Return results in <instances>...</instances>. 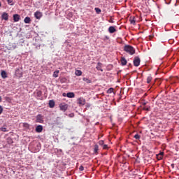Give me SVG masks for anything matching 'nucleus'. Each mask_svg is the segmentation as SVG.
I'll use <instances>...</instances> for the list:
<instances>
[{
    "label": "nucleus",
    "mask_w": 179,
    "mask_h": 179,
    "mask_svg": "<svg viewBox=\"0 0 179 179\" xmlns=\"http://www.w3.org/2000/svg\"><path fill=\"white\" fill-rule=\"evenodd\" d=\"M124 51L130 55H134V54H135V48L129 45H124Z\"/></svg>",
    "instance_id": "nucleus-1"
},
{
    "label": "nucleus",
    "mask_w": 179,
    "mask_h": 179,
    "mask_svg": "<svg viewBox=\"0 0 179 179\" xmlns=\"http://www.w3.org/2000/svg\"><path fill=\"white\" fill-rule=\"evenodd\" d=\"M61 127H62V120H61V119L58 117L57 120H55V122L53 123L52 128L54 131H55L57 128H61Z\"/></svg>",
    "instance_id": "nucleus-2"
},
{
    "label": "nucleus",
    "mask_w": 179,
    "mask_h": 179,
    "mask_svg": "<svg viewBox=\"0 0 179 179\" xmlns=\"http://www.w3.org/2000/svg\"><path fill=\"white\" fill-rule=\"evenodd\" d=\"M133 64L134 66H139V65H141V58H139L138 56L134 57Z\"/></svg>",
    "instance_id": "nucleus-3"
},
{
    "label": "nucleus",
    "mask_w": 179,
    "mask_h": 179,
    "mask_svg": "<svg viewBox=\"0 0 179 179\" xmlns=\"http://www.w3.org/2000/svg\"><path fill=\"white\" fill-rule=\"evenodd\" d=\"M59 108L62 111H66L68 110V104L66 103H61L59 105Z\"/></svg>",
    "instance_id": "nucleus-4"
},
{
    "label": "nucleus",
    "mask_w": 179,
    "mask_h": 179,
    "mask_svg": "<svg viewBox=\"0 0 179 179\" xmlns=\"http://www.w3.org/2000/svg\"><path fill=\"white\" fill-rule=\"evenodd\" d=\"M78 103L80 106H85L86 104V100L81 97L78 99Z\"/></svg>",
    "instance_id": "nucleus-5"
},
{
    "label": "nucleus",
    "mask_w": 179,
    "mask_h": 179,
    "mask_svg": "<svg viewBox=\"0 0 179 179\" xmlns=\"http://www.w3.org/2000/svg\"><path fill=\"white\" fill-rule=\"evenodd\" d=\"M34 17H36V19H41V17H43V13H41V12L40 11H36L34 13Z\"/></svg>",
    "instance_id": "nucleus-6"
},
{
    "label": "nucleus",
    "mask_w": 179,
    "mask_h": 179,
    "mask_svg": "<svg viewBox=\"0 0 179 179\" xmlns=\"http://www.w3.org/2000/svg\"><path fill=\"white\" fill-rule=\"evenodd\" d=\"M36 122H39L40 124L44 122V120H43V116H41V115H38L36 116Z\"/></svg>",
    "instance_id": "nucleus-7"
},
{
    "label": "nucleus",
    "mask_w": 179,
    "mask_h": 179,
    "mask_svg": "<svg viewBox=\"0 0 179 179\" xmlns=\"http://www.w3.org/2000/svg\"><path fill=\"white\" fill-rule=\"evenodd\" d=\"M1 19L3 20H8V19H9V15H8V13H3V14H2V15H1Z\"/></svg>",
    "instance_id": "nucleus-8"
},
{
    "label": "nucleus",
    "mask_w": 179,
    "mask_h": 179,
    "mask_svg": "<svg viewBox=\"0 0 179 179\" xmlns=\"http://www.w3.org/2000/svg\"><path fill=\"white\" fill-rule=\"evenodd\" d=\"M108 31H109V33H110V34H113V33H115V31H117V29H115V27L114 26H110L108 28Z\"/></svg>",
    "instance_id": "nucleus-9"
},
{
    "label": "nucleus",
    "mask_w": 179,
    "mask_h": 179,
    "mask_svg": "<svg viewBox=\"0 0 179 179\" xmlns=\"http://www.w3.org/2000/svg\"><path fill=\"white\" fill-rule=\"evenodd\" d=\"M120 62H121V65L122 66H125V65H127V59H125V57H121V59H120Z\"/></svg>",
    "instance_id": "nucleus-10"
},
{
    "label": "nucleus",
    "mask_w": 179,
    "mask_h": 179,
    "mask_svg": "<svg viewBox=\"0 0 179 179\" xmlns=\"http://www.w3.org/2000/svg\"><path fill=\"white\" fill-rule=\"evenodd\" d=\"M13 17L14 22H19V20H20V15H19V14H14Z\"/></svg>",
    "instance_id": "nucleus-11"
},
{
    "label": "nucleus",
    "mask_w": 179,
    "mask_h": 179,
    "mask_svg": "<svg viewBox=\"0 0 179 179\" xmlns=\"http://www.w3.org/2000/svg\"><path fill=\"white\" fill-rule=\"evenodd\" d=\"M49 107L50 108H54V107H55V101H54V100L49 101Z\"/></svg>",
    "instance_id": "nucleus-12"
},
{
    "label": "nucleus",
    "mask_w": 179,
    "mask_h": 179,
    "mask_svg": "<svg viewBox=\"0 0 179 179\" xmlns=\"http://www.w3.org/2000/svg\"><path fill=\"white\" fill-rule=\"evenodd\" d=\"M43 131V126L38 125L36 128V132L40 133Z\"/></svg>",
    "instance_id": "nucleus-13"
},
{
    "label": "nucleus",
    "mask_w": 179,
    "mask_h": 179,
    "mask_svg": "<svg viewBox=\"0 0 179 179\" xmlns=\"http://www.w3.org/2000/svg\"><path fill=\"white\" fill-rule=\"evenodd\" d=\"M66 97H68L69 99H73V97H75V93L69 92L66 94Z\"/></svg>",
    "instance_id": "nucleus-14"
},
{
    "label": "nucleus",
    "mask_w": 179,
    "mask_h": 179,
    "mask_svg": "<svg viewBox=\"0 0 179 179\" xmlns=\"http://www.w3.org/2000/svg\"><path fill=\"white\" fill-rule=\"evenodd\" d=\"M101 65H102L101 62H98L96 68L97 71H101V72H103V69H101Z\"/></svg>",
    "instance_id": "nucleus-15"
},
{
    "label": "nucleus",
    "mask_w": 179,
    "mask_h": 179,
    "mask_svg": "<svg viewBox=\"0 0 179 179\" xmlns=\"http://www.w3.org/2000/svg\"><path fill=\"white\" fill-rule=\"evenodd\" d=\"M1 78H3V79H6V78H8L6 71H1Z\"/></svg>",
    "instance_id": "nucleus-16"
},
{
    "label": "nucleus",
    "mask_w": 179,
    "mask_h": 179,
    "mask_svg": "<svg viewBox=\"0 0 179 179\" xmlns=\"http://www.w3.org/2000/svg\"><path fill=\"white\" fill-rule=\"evenodd\" d=\"M24 23L29 24L30 22H31V19H30L29 17H26L24 20Z\"/></svg>",
    "instance_id": "nucleus-17"
},
{
    "label": "nucleus",
    "mask_w": 179,
    "mask_h": 179,
    "mask_svg": "<svg viewBox=\"0 0 179 179\" xmlns=\"http://www.w3.org/2000/svg\"><path fill=\"white\" fill-rule=\"evenodd\" d=\"M75 75L76 76H82V71H80V70H76Z\"/></svg>",
    "instance_id": "nucleus-18"
},
{
    "label": "nucleus",
    "mask_w": 179,
    "mask_h": 179,
    "mask_svg": "<svg viewBox=\"0 0 179 179\" xmlns=\"http://www.w3.org/2000/svg\"><path fill=\"white\" fill-rule=\"evenodd\" d=\"M83 82H86V83H92V80L87 78H83Z\"/></svg>",
    "instance_id": "nucleus-19"
},
{
    "label": "nucleus",
    "mask_w": 179,
    "mask_h": 179,
    "mask_svg": "<svg viewBox=\"0 0 179 179\" xmlns=\"http://www.w3.org/2000/svg\"><path fill=\"white\" fill-rule=\"evenodd\" d=\"M0 130L2 131V132H8V129H6V126H3L0 128Z\"/></svg>",
    "instance_id": "nucleus-20"
},
{
    "label": "nucleus",
    "mask_w": 179,
    "mask_h": 179,
    "mask_svg": "<svg viewBox=\"0 0 179 179\" xmlns=\"http://www.w3.org/2000/svg\"><path fill=\"white\" fill-rule=\"evenodd\" d=\"M58 73H59V70L55 71L53 73V78H58Z\"/></svg>",
    "instance_id": "nucleus-21"
},
{
    "label": "nucleus",
    "mask_w": 179,
    "mask_h": 179,
    "mask_svg": "<svg viewBox=\"0 0 179 179\" xmlns=\"http://www.w3.org/2000/svg\"><path fill=\"white\" fill-rule=\"evenodd\" d=\"M97 152H99V145H95L94 148V153H97Z\"/></svg>",
    "instance_id": "nucleus-22"
},
{
    "label": "nucleus",
    "mask_w": 179,
    "mask_h": 179,
    "mask_svg": "<svg viewBox=\"0 0 179 179\" xmlns=\"http://www.w3.org/2000/svg\"><path fill=\"white\" fill-rule=\"evenodd\" d=\"M113 92H114V88L110 87L107 90V93L109 94H111V93H113Z\"/></svg>",
    "instance_id": "nucleus-23"
},
{
    "label": "nucleus",
    "mask_w": 179,
    "mask_h": 179,
    "mask_svg": "<svg viewBox=\"0 0 179 179\" xmlns=\"http://www.w3.org/2000/svg\"><path fill=\"white\" fill-rule=\"evenodd\" d=\"M131 24H135V17L130 18Z\"/></svg>",
    "instance_id": "nucleus-24"
},
{
    "label": "nucleus",
    "mask_w": 179,
    "mask_h": 179,
    "mask_svg": "<svg viewBox=\"0 0 179 179\" xmlns=\"http://www.w3.org/2000/svg\"><path fill=\"white\" fill-rule=\"evenodd\" d=\"M150 82H152V76H148L147 78V83H150Z\"/></svg>",
    "instance_id": "nucleus-25"
},
{
    "label": "nucleus",
    "mask_w": 179,
    "mask_h": 179,
    "mask_svg": "<svg viewBox=\"0 0 179 179\" xmlns=\"http://www.w3.org/2000/svg\"><path fill=\"white\" fill-rule=\"evenodd\" d=\"M95 12H96V13H101V9L99 8H95Z\"/></svg>",
    "instance_id": "nucleus-26"
},
{
    "label": "nucleus",
    "mask_w": 179,
    "mask_h": 179,
    "mask_svg": "<svg viewBox=\"0 0 179 179\" xmlns=\"http://www.w3.org/2000/svg\"><path fill=\"white\" fill-rule=\"evenodd\" d=\"M99 145H100V146H103L104 145V141L101 140L99 141Z\"/></svg>",
    "instance_id": "nucleus-27"
},
{
    "label": "nucleus",
    "mask_w": 179,
    "mask_h": 179,
    "mask_svg": "<svg viewBox=\"0 0 179 179\" xmlns=\"http://www.w3.org/2000/svg\"><path fill=\"white\" fill-rule=\"evenodd\" d=\"M135 139H141V136L139 134L134 135Z\"/></svg>",
    "instance_id": "nucleus-28"
},
{
    "label": "nucleus",
    "mask_w": 179,
    "mask_h": 179,
    "mask_svg": "<svg viewBox=\"0 0 179 179\" xmlns=\"http://www.w3.org/2000/svg\"><path fill=\"white\" fill-rule=\"evenodd\" d=\"M79 170H80V171H83L85 170V167H84L83 165H81V166L79 167Z\"/></svg>",
    "instance_id": "nucleus-29"
},
{
    "label": "nucleus",
    "mask_w": 179,
    "mask_h": 179,
    "mask_svg": "<svg viewBox=\"0 0 179 179\" xmlns=\"http://www.w3.org/2000/svg\"><path fill=\"white\" fill-rule=\"evenodd\" d=\"M157 159L158 160H162V159H163V157L157 155Z\"/></svg>",
    "instance_id": "nucleus-30"
},
{
    "label": "nucleus",
    "mask_w": 179,
    "mask_h": 179,
    "mask_svg": "<svg viewBox=\"0 0 179 179\" xmlns=\"http://www.w3.org/2000/svg\"><path fill=\"white\" fill-rule=\"evenodd\" d=\"M2 113H3V108L2 107V106H0V114H1Z\"/></svg>",
    "instance_id": "nucleus-31"
},
{
    "label": "nucleus",
    "mask_w": 179,
    "mask_h": 179,
    "mask_svg": "<svg viewBox=\"0 0 179 179\" xmlns=\"http://www.w3.org/2000/svg\"><path fill=\"white\" fill-rule=\"evenodd\" d=\"M103 149H108V145H106V144H104V145H103Z\"/></svg>",
    "instance_id": "nucleus-32"
},
{
    "label": "nucleus",
    "mask_w": 179,
    "mask_h": 179,
    "mask_svg": "<svg viewBox=\"0 0 179 179\" xmlns=\"http://www.w3.org/2000/svg\"><path fill=\"white\" fill-rule=\"evenodd\" d=\"M157 155L163 157L164 155V152H160L159 154H157Z\"/></svg>",
    "instance_id": "nucleus-33"
},
{
    "label": "nucleus",
    "mask_w": 179,
    "mask_h": 179,
    "mask_svg": "<svg viewBox=\"0 0 179 179\" xmlns=\"http://www.w3.org/2000/svg\"><path fill=\"white\" fill-rule=\"evenodd\" d=\"M143 110H145V111H150V108H146V107H144L143 108Z\"/></svg>",
    "instance_id": "nucleus-34"
},
{
    "label": "nucleus",
    "mask_w": 179,
    "mask_h": 179,
    "mask_svg": "<svg viewBox=\"0 0 179 179\" xmlns=\"http://www.w3.org/2000/svg\"><path fill=\"white\" fill-rule=\"evenodd\" d=\"M7 1L8 2V3H12V2H13V0H7Z\"/></svg>",
    "instance_id": "nucleus-35"
},
{
    "label": "nucleus",
    "mask_w": 179,
    "mask_h": 179,
    "mask_svg": "<svg viewBox=\"0 0 179 179\" xmlns=\"http://www.w3.org/2000/svg\"><path fill=\"white\" fill-rule=\"evenodd\" d=\"M105 38H106V40H109L110 37H108V36H105Z\"/></svg>",
    "instance_id": "nucleus-36"
},
{
    "label": "nucleus",
    "mask_w": 179,
    "mask_h": 179,
    "mask_svg": "<svg viewBox=\"0 0 179 179\" xmlns=\"http://www.w3.org/2000/svg\"><path fill=\"white\" fill-rule=\"evenodd\" d=\"M62 96H63V97H66V93H63Z\"/></svg>",
    "instance_id": "nucleus-37"
},
{
    "label": "nucleus",
    "mask_w": 179,
    "mask_h": 179,
    "mask_svg": "<svg viewBox=\"0 0 179 179\" xmlns=\"http://www.w3.org/2000/svg\"><path fill=\"white\" fill-rule=\"evenodd\" d=\"M17 72H19V69H16L15 70V73H17Z\"/></svg>",
    "instance_id": "nucleus-38"
},
{
    "label": "nucleus",
    "mask_w": 179,
    "mask_h": 179,
    "mask_svg": "<svg viewBox=\"0 0 179 179\" xmlns=\"http://www.w3.org/2000/svg\"><path fill=\"white\" fill-rule=\"evenodd\" d=\"M1 101H2V97L1 96H0V103H1Z\"/></svg>",
    "instance_id": "nucleus-39"
},
{
    "label": "nucleus",
    "mask_w": 179,
    "mask_h": 179,
    "mask_svg": "<svg viewBox=\"0 0 179 179\" xmlns=\"http://www.w3.org/2000/svg\"><path fill=\"white\" fill-rule=\"evenodd\" d=\"M128 66H132V64H131V63H129Z\"/></svg>",
    "instance_id": "nucleus-40"
},
{
    "label": "nucleus",
    "mask_w": 179,
    "mask_h": 179,
    "mask_svg": "<svg viewBox=\"0 0 179 179\" xmlns=\"http://www.w3.org/2000/svg\"><path fill=\"white\" fill-rule=\"evenodd\" d=\"M143 106H146V102L143 103Z\"/></svg>",
    "instance_id": "nucleus-41"
},
{
    "label": "nucleus",
    "mask_w": 179,
    "mask_h": 179,
    "mask_svg": "<svg viewBox=\"0 0 179 179\" xmlns=\"http://www.w3.org/2000/svg\"><path fill=\"white\" fill-rule=\"evenodd\" d=\"M86 107H90V104L87 105Z\"/></svg>",
    "instance_id": "nucleus-42"
},
{
    "label": "nucleus",
    "mask_w": 179,
    "mask_h": 179,
    "mask_svg": "<svg viewBox=\"0 0 179 179\" xmlns=\"http://www.w3.org/2000/svg\"><path fill=\"white\" fill-rule=\"evenodd\" d=\"M172 167H174V164H171Z\"/></svg>",
    "instance_id": "nucleus-43"
},
{
    "label": "nucleus",
    "mask_w": 179,
    "mask_h": 179,
    "mask_svg": "<svg viewBox=\"0 0 179 179\" xmlns=\"http://www.w3.org/2000/svg\"><path fill=\"white\" fill-rule=\"evenodd\" d=\"M20 76H22V73H20Z\"/></svg>",
    "instance_id": "nucleus-44"
},
{
    "label": "nucleus",
    "mask_w": 179,
    "mask_h": 179,
    "mask_svg": "<svg viewBox=\"0 0 179 179\" xmlns=\"http://www.w3.org/2000/svg\"><path fill=\"white\" fill-rule=\"evenodd\" d=\"M0 7H1V3H0Z\"/></svg>",
    "instance_id": "nucleus-45"
}]
</instances>
